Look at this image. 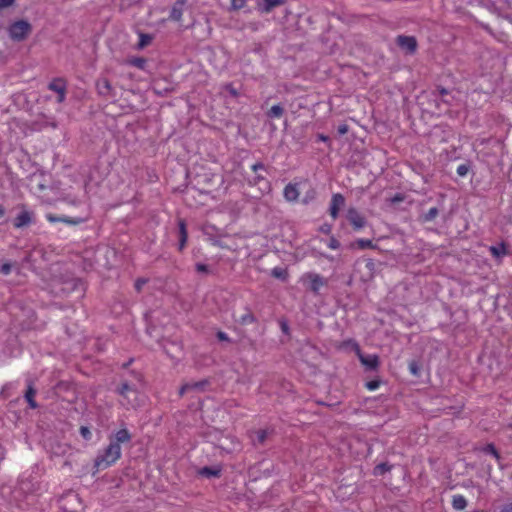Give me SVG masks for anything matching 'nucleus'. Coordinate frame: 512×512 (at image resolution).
I'll use <instances>...</instances> for the list:
<instances>
[{
    "label": "nucleus",
    "mask_w": 512,
    "mask_h": 512,
    "mask_svg": "<svg viewBox=\"0 0 512 512\" xmlns=\"http://www.w3.org/2000/svg\"><path fill=\"white\" fill-rule=\"evenodd\" d=\"M121 457V446L117 442H110L102 454H99L95 461L94 467L97 470L106 469L114 464Z\"/></svg>",
    "instance_id": "obj_1"
},
{
    "label": "nucleus",
    "mask_w": 512,
    "mask_h": 512,
    "mask_svg": "<svg viewBox=\"0 0 512 512\" xmlns=\"http://www.w3.org/2000/svg\"><path fill=\"white\" fill-rule=\"evenodd\" d=\"M31 32L32 26L26 20L15 21L8 28L9 37L17 42L25 40Z\"/></svg>",
    "instance_id": "obj_2"
},
{
    "label": "nucleus",
    "mask_w": 512,
    "mask_h": 512,
    "mask_svg": "<svg viewBox=\"0 0 512 512\" xmlns=\"http://www.w3.org/2000/svg\"><path fill=\"white\" fill-rule=\"evenodd\" d=\"M119 394L126 400V403H123L124 405L136 407L139 404L138 401V392L134 387L130 386L127 383H123L119 389Z\"/></svg>",
    "instance_id": "obj_3"
},
{
    "label": "nucleus",
    "mask_w": 512,
    "mask_h": 512,
    "mask_svg": "<svg viewBox=\"0 0 512 512\" xmlns=\"http://www.w3.org/2000/svg\"><path fill=\"white\" fill-rule=\"evenodd\" d=\"M346 217L355 231L361 230L367 224L365 217L361 215L356 208H349Z\"/></svg>",
    "instance_id": "obj_4"
},
{
    "label": "nucleus",
    "mask_w": 512,
    "mask_h": 512,
    "mask_svg": "<svg viewBox=\"0 0 512 512\" xmlns=\"http://www.w3.org/2000/svg\"><path fill=\"white\" fill-rule=\"evenodd\" d=\"M48 89L57 93V102L62 103L66 98V82L62 78H55L48 84Z\"/></svg>",
    "instance_id": "obj_5"
},
{
    "label": "nucleus",
    "mask_w": 512,
    "mask_h": 512,
    "mask_svg": "<svg viewBox=\"0 0 512 512\" xmlns=\"http://www.w3.org/2000/svg\"><path fill=\"white\" fill-rule=\"evenodd\" d=\"M396 43L409 54H414L417 50V40L414 36L399 35L396 38Z\"/></svg>",
    "instance_id": "obj_6"
},
{
    "label": "nucleus",
    "mask_w": 512,
    "mask_h": 512,
    "mask_svg": "<svg viewBox=\"0 0 512 512\" xmlns=\"http://www.w3.org/2000/svg\"><path fill=\"white\" fill-rule=\"evenodd\" d=\"M302 281H308L310 284L309 287L314 293H318L320 288L325 285V280L323 279L322 276L311 272L304 274L302 276Z\"/></svg>",
    "instance_id": "obj_7"
},
{
    "label": "nucleus",
    "mask_w": 512,
    "mask_h": 512,
    "mask_svg": "<svg viewBox=\"0 0 512 512\" xmlns=\"http://www.w3.org/2000/svg\"><path fill=\"white\" fill-rule=\"evenodd\" d=\"M345 205V198L342 194L336 193L332 195L329 214L335 220L339 215L340 209Z\"/></svg>",
    "instance_id": "obj_8"
},
{
    "label": "nucleus",
    "mask_w": 512,
    "mask_h": 512,
    "mask_svg": "<svg viewBox=\"0 0 512 512\" xmlns=\"http://www.w3.org/2000/svg\"><path fill=\"white\" fill-rule=\"evenodd\" d=\"M360 362L369 370H375L379 366V357L375 354H358Z\"/></svg>",
    "instance_id": "obj_9"
},
{
    "label": "nucleus",
    "mask_w": 512,
    "mask_h": 512,
    "mask_svg": "<svg viewBox=\"0 0 512 512\" xmlns=\"http://www.w3.org/2000/svg\"><path fill=\"white\" fill-rule=\"evenodd\" d=\"M97 91L100 95L110 97L113 96V88L111 83L106 78H101L96 83Z\"/></svg>",
    "instance_id": "obj_10"
},
{
    "label": "nucleus",
    "mask_w": 512,
    "mask_h": 512,
    "mask_svg": "<svg viewBox=\"0 0 512 512\" xmlns=\"http://www.w3.org/2000/svg\"><path fill=\"white\" fill-rule=\"evenodd\" d=\"M299 190L297 184L289 183L285 186L283 195L288 202H296L299 197Z\"/></svg>",
    "instance_id": "obj_11"
},
{
    "label": "nucleus",
    "mask_w": 512,
    "mask_h": 512,
    "mask_svg": "<svg viewBox=\"0 0 512 512\" xmlns=\"http://www.w3.org/2000/svg\"><path fill=\"white\" fill-rule=\"evenodd\" d=\"M185 1L184 0H178L174 6L171 9L170 12V19L176 22L181 21L182 15H183V7H184Z\"/></svg>",
    "instance_id": "obj_12"
},
{
    "label": "nucleus",
    "mask_w": 512,
    "mask_h": 512,
    "mask_svg": "<svg viewBox=\"0 0 512 512\" xmlns=\"http://www.w3.org/2000/svg\"><path fill=\"white\" fill-rule=\"evenodd\" d=\"M179 228V250L182 251L187 243L188 233L186 229V223L183 219L178 221Z\"/></svg>",
    "instance_id": "obj_13"
},
{
    "label": "nucleus",
    "mask_w": 512,
    "mask_h": 512,
    "mask_svg": "<svg viewBox=\"0 0 512 512\" xmlns=\"http://www.w3.org/2000/svg\"><path fill=\"white\" fill-rule=\"evenodd\" d=\"M285 0H264L259 4V11L261 13H270L275 7L284 4Z\"/></svg>",
    "instance_id": "obj_14"
},
{
    "label": "nucleus",
    "mask_w": 512,
    "mask_h": 512,
    "mask_svg": "<svg viewBox=\"0 0 512 512\" xmlns=\"http://www.w3.org/2000/svg\"><path fill=\"white\" fill-rule=\"evenodd\" d=\"M489 251L491 255L496 259H500L508 254L507 247L503 242L490 246Z\"/></svg>",
    "instance_id": "obj_15"
},
{
    "label": "nucleus",
    "mask_w": 512,
    "mask_h": 512,
    "mask_svg": "<svg viewBox=\"0 0 512 512\" xmlns=\"http://www.w3.org/2000/svg\"><path fill=\"white\" fill-rule=\"evenodd\" d=\"M31 223V214L28 211H22L14 220L16 228H22Z\"/></svg>",
    "instance_id": "obj_16"
},
{
    "label": "nucleus",
    "mask_w": 512,
    "mask_h": 512,
    "mask_svg": "<svg viewBox=\"0 0 512 512\" xmlns=\"http://www.w3.org/2000/svg\"><path fill=\"white\" fill-rule=\"evenodd\" d=\"M132 439V435L126 428H122L115 433V438L111 442H117L118 445L121 443H127Z\"/></svg>",
    "instance_id": "obj_17"
},
{
    "label": "nucleus",
    "mask_w": 512,
    "mask_h": 512,
    "mask_svg": "<svg viewBox=\"0 0 512 512\" xmlns=\"http://www.w3.org/2000/svg\"><path fill=\"white\" fill-rule=\"evenodd\" d=\"M141 0H113V5L120 11L128 10L139 4Z\"/></svg>",
    "instance_id": "obj_18"
},
{
    "label": "nucleus",
    "mask_w": 512,
    "mask_h": 512,
    "mask_svg": "<svg viewBox=\"0 0 512 512\" xmlns=\"http://www.w3.org/2000/svg\"><path fill=\"white\" fill-rule=\"evenodd\" d=\"M35 395H36V390L34 389L32 384L29 383L24 397H25L26 401L28 402L29 407L31 409H36L38 407L36 401L34 400Z\"/></svg>",
    "instance_id": "obj_19"
},
{
    "label": "nucleus",
    "mask_w": 512,
    "mask_h": 512,
    "mask_svg": "<svg viewBox=\"0 0 512 512\" xmlns=\"http://www.w3.org/2000/svg\"><path fill=\"white\" fill-rule=\"evenodd\" d=\"M46 218L51 223L63 222V223L73 224V225L80 223V220H74V219H71V218L66 217V216H61L60 217V216H56V215H53V214H47Z\"/></svg>",
    "instance_id": "obj_20"
},
{
    "label": "nucleus",
    "mask_w": 512,
    "mask_h": 512,
    "mask_svg": "<svg viewBox=\"0 0 512 512\" xmlns=\"http://www.w3.org/2000/svg\"><path fill=\"white\" fill-rule=\"evenodd\" d=\"M467 506V501L462 495H454L452 498V507L455 510H464Z\"/></svg>",
    "instance_id": "obj_21"
},
{
    "label": "nucleus",
    "mask_w": 512,
    "mask_h": 512,
    "mask_svg": "<svg viewBox=\"0 0 512 512\" xmlns=\"http://www.w3.org/2000/svg\"><path fill=\"white\" fill-rule=\"evenodd\" d=\"M153 40V36L150 34L139 32V42L137 44L139 49H143L150 45Z\"/></svg>",
    "instance_id": "obj_22"
},
{
    "label": "nucleus",
    "mask_w": 512,
    "mask_h": 512,
    "mask_svg": "<svg viewBox=\"0 0 512 512\" xmlns=\"http://www.w3.org/2000/svg\"><path fill=\"white\" fill-rule=\"evenodd\" d=\"M284 114V108L277 104L273 105L267 112L269 118H281Z\"/></svg>",
    "instance_id": "obj_23"
},
{
    "label": "nucleus",
    "mask_w": 512,
    "mask_h": 512,
    "mask_svg": "<svg viewBox=\"0 0 512 512\" xmlns=\"http://www.w3.org/2000/svg\"><path fill=\"white\" fill-rule=\"evenodd\" d=\"M271 275L277 279H281L283 281L287 280L288 278V272L286 269L282 267H274L271 270Z\"/></svg>",
    "instance_id": "obj_24"
},
{
    "label": "nucleus",
    "mask_w": 512,
    "mask_h": 512,
    "mask_svg": "<svg viewBox=\"0 0 512 512\" xmlns=\"http://www.w3.org/2000/svg\"><path fill=\"white\" fill-rule=\"evenodd\" d=\"M438 214H439L438 209L436 207H432L428 210V212H426L425 214H423L421 216V220L423 222H431L437 217Z\"/></svg>",
    "instance_id": "obj_25"
},
{
    "label": "nucleus",
    "mask_w": 512,
    "mask_h": 512,
    "mask_svg": "<svg viewBox=\"0 0 512 512\" xmlns=\"http://www.w3.org/2000/svg\"><path fill=\"white\" fill-rule=\"evenodd\" d=\"M256 436L255 438L252 439L254 445H262L264 444L267 436H268V431L267 430H258L255 432Z\"/></svg>",
    "instance_id": "obj_26"
},
{
    "label": "nucleus",
    "mask_w": 512,
    "mask_h": 512,
    "mask_svg": "<svg viewBox=\"0 0 512 512\" xmlns=\"http://www.w3.org/2000/svg\"><path fill=\"white\" fill-rule=\"evenodd\" d=\"M341 347L354 350L357 353V355L361 352L359 344L353 339H348V340L343 341Z\"/></svg>",
    "instance_id": "obj_27"
},
{
    "label": "nucleus",
    "mask_w": 512,
    "mask_h": 512,
    "mask_svg": "<svg viewBox=\"0 0 512 512\" xmlns=\"http://www.w3.org/2000/svg\"><path fill=\"white\" fill-rule=\"evenodd\" d=\"M357 246V248L359 249H368V248H374V244L371 240L369 239H358L356 240L355 244Z\"/></svg>",
    "instance_id": "obj_28"
},
{
    "label": "nucleus",
    "mask_w": 512,
    "mask_h": 512,
    "mask_svg": "<svg viewBox=\"0 0 512 512\" xmlns=\"http://www.w3.org/2000/svg\"><path fill=\"white\" fill-rule=\"evenodd\" d=\"M391 466L387 463H380L374 468L375 475H383L385 472L390 471Z\"/></svg>",
    "instance_id": "obj_29"
},
{
    "label": "nucleus",
    "mask_w": 512,
    "mask_h": 512,
    "mask_svg": "<svg viewBox=\"0 0 512 512\" xmlns=\"http://www.w3.org/2000/svg\"><path fill=\"white\" fill-rule=\"evenodd\" d=\"M483 451L485 453H488V454H491L493 457H495L497 460H500V455L498 453V451L496 450L495 446L493 444H487L484 448H483Z\"/></svg>",
    "instance_id": "obj_30"
},
{
    "label": "nucleus",
    "mask_w": 512,
    "mask_h": 512,
    "mask_svg": "<svg viewBox=\"0 0 512 512\" xmlns=\"http://www.w3.org/2000/svg\"><path fill=\"white\" fill-rule=\"evenodd\" d=\"M409 371L413 376H420V366L416 361H411L408 365Z\"/></svg>",
    "instance_id": "obj_31"
},
{
    "label": "nucleus",
    "mask_w": 512,
    "mask_h": 512,
    "mask_svg": "<svg viewBox=\"0 0 512 512\" xmlns=\"http://www.w3.org/2000/svg\"><path fill=\"white\" fill-rule=\"evenodd\" d=\"M469 165L467 164H461L457 167V174L461 177H465L469 172Z\"/></svg>",
    "instance_id": "obj_32"
},
{
    "label": "nucleus",
    "mask_w": 512,
    "mask_h": 512,
    "mask_svg": "<svg viewBox=\"0 0 512 512\" xmlns=\"http://www.w3.org/2000/svg\"><path fill=\"white\" fill-rule=\"evenodd\" d=\"M80 434L85 440H90L92 437V433H91L90 429L86 426L80 427Z\"/></svg>",
    "instance_id": "obj_33"
},
{
    "label": "nucleus",
    "mask_w": 512,
    "mask_h": 512,
    "mask_svg": "<svg viewBox=\"0 0 512 512\" xmlns=\"http://www.w3.org/2000/svg\"><path fill=\"white\" fill-rule=\"evenodd\" d=\"M245 0H231V7L233 10H239L245 6Z\"/></svg>",
    "instance_id": "obj_34"
},
{
    "label": "nucleus",
    "mask_w": 512,
    "mask_h": 512,
    "mask_svg": "<svg viewBox=\"0 0 512 512\" xmlns=\"http://www.w3.org/2000/svg\"><path fill=\"white\" fill-rule=\"evenodd\" d=\"M131 64L137 68L143 69L146 64V60L144 58H135L131 61Z\"/></svg>",
    "instance_id": "obj_35"
},
{
    "label": "nucleus",
    "mask_w": 512,
    "mask_h": 512,
    "mask_svg": "<svg viewBox=\"0 0 512 512\" xmlns=\"http://www.w3.org/2000/svg\"><path fill=\"white\" fill-rule=\"evenodd\" d=\"M254 321H255V318L251 313H247V314L243 315L240 320V322L242 324H249V323H253Z\"/></svg>",
    "instance_id": "obj_36"
},
{
    "label": "nucleus",
    "mask_w": 512,
    "mask_h": 512,
    "mask_svg": "<svg viewBox=\"0 0 512 512\" xmlns=\"http://www.w3.org/2000/svg\"><path fill=\"white\" fill-rule=\"evenodd\" d=\"M327 246L332 250H336L340 247V243L336 238L331 237L327 243Z\"/></svg>",
    "instance_id": "obj_37"
},
{
    "label": "nucleus",
    "mask_w": 512,
    "mask_h": 512,
    "mask_svg": "<svg viewBox=\"0 0 512 512\" xmlns=\"http://www.w3.org/2000/svg\"><path fill=\"white\" fill-rule=\"evenodd\" d=\"M192 390H198L201 391L207 384V381H198V382H192Z\"/></svg>",
    "instance_id": "obj_38"
},
{
    "label": "nucleus",
    "mask_w": 512,
    "mask_h": 512,
    "mask_svg": "<svg viewBox=\"0 0 512 512\" xmlns=\"http://www.w3.org/2000/svg\"><path fill=\"white\" fill-rule=\"evenodd\" d=\"M11 269H12V266L11 264L9 263H4L1 265L0 267V272L3 274V275H9L10 272H11Z\"/></svg>",
    "instance_id": "obj_39"
},
{
    "label": "nucleus",
    "mask_w": 512,
    "mask_h": 512,
    "mask_svg": "<svg viewBox=\"0 0 512 512\" xmlns=\"http://www.w3.org/2000/svg\"><path fill=\"white\" fill-rule=\"evenodd\" d=\"M380 383L379 381L372 380L366 383V388L370 391H374L379 387Z\"/></svg>",
    "instance_id": "obj_40"
},
{
    "label": "nucleus",
    "mask_w": 512,
    "mask_h": 512,
    "mask_svg": "<svg viewBox=\"0 0 512 512\" xmlns=\"http://www.w3.org/2000/svg\"><path fill=\"white\" fill-rule=\"evenodd\" d=\"M14 2L15 0H0V10L12 6Z\"/></svg>",
    "instance_id": "obj_41"
},
{
    "label": "nucleus",
    "mask_w": 512,
    "mask_h": 512,
    "mask_svg": "<svg viewBox=\"0 0 512 512\" xmlns=\"http://www.w3.org/2000/svg\"><path fill=\"white\" fill-rule=\"evenodd\" d=\"M192 390V384H184L181 386L180 390H179V395L180 396H183L186 392Z\"/></svg>",
    "instance_id": "obj_42"
},
{
    "label": "nucleus",
    "mask_w": 512,
    "mask_h": 512,
    "mask_svg": "<svg viewBox=\"0 0 512 512\" xmlns=\"http://www.w3.org/2000/svg\"><path fill=\"white\" fill-rule=\"evenodd\" d=\"M349 130V127L347 124H341L338 126L337 131L340 135H345Z\"/></svg>",
    "instance_id": "obj_43"
},
{
    "label": "nucleus",
    "mask_w": 512,
    "mask_h": 512,
    "mask_svg": "<svg viewBox=\"0 0 512 512\" xmlns=\"http://www.w3.org/2000/svg\"><path fill=\"white\" fill-rule=\"evenodd\" d=\"M320 231L324 234H327L329 235L332 231V226L330 224H323L321 227H320Z\"/></svg>",
    "instance_id": "obj_44"
},
{
    "label": "nucleus",
    "mask_w": 512,
    "mask_h": 512,
    "mask_svg": "<svg viewBox=\"0 0 512 512\" xmlns=\"http://www.w3.org/2000/svg\"><path fill=\"white\" fill-rule=\"evenodd\" d=\"M196 270L201 273H207L209 271L208 266L203 263H197Z\"/></svg>",
    "instance_id": "obj_45"
},
{
    "label": "nucleus",
    "mask_w": 512,
    "mask_h": 512,
    "mask_svg": "<svg viewBox=\"0 0 512 512\" xmlns=\"http://www.w3.org/2000/svg\"><path fill=\"white\" fill-rule=\"evenodd\" d=\"M404 200V196L400 193H397L395 194L392 198H391V202L392 203H399V202H402Z\"/></svg>",
    "instance_id": "obj_46"
},
{
    "label": "nucleus",
    "mask_w": 512,
    "mask_h": 512,
    "mask_svg": "<svg viewBox=\"0 0 512 512\" xmlns=\"http://www.w3.org/2000/svg\"><path fill=\"white\" fill-rule=\"evenodd\" d=\"M202 474L207 475V476H210V475L216 476L218 474V472L213 471L211 468L205 467L202 470Z\"/></svg>",
    "instance_id": "obj_47"
},
{
    "label": "nucleus",
    "mask_w": 512,
    "mask_h": 512,
    "mask_svg": "<svg viewBox=\"0 0 512 512\" xmlns=\"http://www.w3.org/2000/svg\"><path fill=\"white\" fill-rule=\"evenodd\" d=\"M217 338L220 340V341H229V337L228 335L225 333V332H222V331H219L217 333Z\"/></svg>",
    "instance_id": "obj_48"
},
{
    "label": "nucleus",
    "mask_w": 512,
    "mask_h": 512,
    "mask_svg": "<svg viewBox=\"0 0 512 512\" xmlns=\"http://www.w3.org/2000/svg\"><path fill=\"white\" fill-rule=\"evenodd\" d=\"M146 283V280L145 279H138L136 282H135V288L137 291H140L142 286Z\"/></svg>",
    "instance_id": "obj_49"
},
{
    "label": "nucleus",
    "mask_w": 512,
    "mask_h": 512,
    "mask_svg": "<svg viewBox=\"0 0 512 512\" xmlns=\"http://www.w3.org/2000/svg\"><path fill=\"white\" fill-rule=\"evenodd\" d=\"M253 171H258L259 169H264V165L261 162L255 163L252 166Z\"/></svg>",
    "instance_id": "obj_50"
},
{
    "label": "nucleus",
    "mask_w": 512,
    "mask_h": 512,
    "mask_svg": "<svg viewBox=\"0 0 512 512\" xmlns=\"http://www.w3.org/2000/svg\"><path fill=\"white\" fill-rule=\"evenodd\" d=\"M500 512H512V502L505 505Z\"/></svg>",
    "instance_id": "obj_51"
},
{
    "label": "nucleus",
    "mask_w": 512,
    "mask_h": 512,
    "mask_svg": "<svg viewBox=\"0 0 512 512\" xmlns=\"http://www.w3.org/2000/svg\"><path fill=\"white\" fill-rule=\"evenodd\" d=\"M317 139L322 142H327L329 140V137L324 134H318Z\"/></svg>",
    "instance_id": "obj_52"
},
{
    "label": "nucleus",
    "mask_w": 512,
    "mask_h": 512,
    "mask_svg": "<svg viewBox=\"0 0 512 512\" xmlns=\"http://www.w3.org/2000/svg\"><path fill=\"white\" fill-rule=\"evenodd\" d=\"M281 329H282V331H283L284 333H287V332H288V330H289V327H288V325H287L285 322H282V323H281Z\"/></svg>",
    "instance_id": "obj_53"
},
{
    "label": "nucleus",
    "mask_w": 512,
    "mask_h": 512,
    "mask_svg": "<svg viewBox=\"0 0 512 512\" xmlns=\"http://www.w3.org/2000/svg\"><path fill=\"white\" fill-rule=\"evenodd\" d=\"M4 214H5V209L2 206H0V218H2L4 216Z\"/></svg>",
    "instance_id": "obj_54"
},
{
    "label": "nucleus",
    "mask_w": 512,
    "mask_h": 512,
    "mask_svg": "<svg viewBox=\"0 0 512 512\" xmlns=\"http://www.w3.org/2000/svg\"><path fill=\"white\" fill-rule=\"evenodd\" d=\"M229 91L233 96H237V91L234 88H230Z\"/></svg>",
    "instance_id": "obj_55"
}]
</instances>
